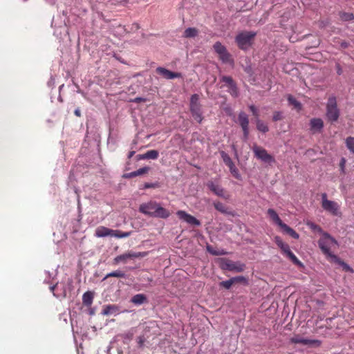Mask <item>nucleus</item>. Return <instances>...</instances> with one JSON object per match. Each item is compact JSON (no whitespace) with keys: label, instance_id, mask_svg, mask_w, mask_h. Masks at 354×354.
I'll list each match as a JSON object with an SVG mask.
<instances>
[{"label":"nucleus","instance_id":"obj_45","mask_svg":"<svg viewBox=\"0 0 354 354\" xmlns=\"http://www.w3.org/2000/svg\"><path fill=\"white\" fill-rule=\"evenodd\" d=\"M283 113L281 111H274L273 113L272 120L274 122L283 120Z\"/></svg>","mask_w":354,"mask_h":354},{"label":"nucleus","instance_id":"obj_25","mask_svg":"<svg viewBox=\"0 0 354 354\" xmlns=\"http://www.w3.org/2000/svg\"><path fill=\"white\" fill-rule=\"evenodd\" d=\"M270 218L276 223L278 226H281L283 224L282 221L279 218V215L276 212V211L273 209H268L267 212Z\"/></svg>","mask_w":354,"mask_h":354},{"label":"nucleus","instance_id":"obj_11","mask_svg":"<svg viewBox=\"0 0 354 354\" xmlns=\"http://www.w3.org/2000/svg\"><path fill=\"white\" fill-rule=\"evenodd\" d=\"M221 158L224 162V163L229 167L230 171L232 174V175L236 179L240 180L241 179V175L239 172L238 169L236 167L235 165L234 164L233 161L232 160L231 158L229 156L227 153H226L225 151L221 152Z\"/></svg>","mask_w":354,"mask_h":354},{"label":"nucleus","instance_id":"obj_36","mask_svg":"<svg viewBox=\"0 0 354 354\" xmlns=\"http://www.w3.org/2000/svg\"><path fill=\"white\" fill-rule=\"evenodd\" d=\"M288 101L290 104L292 105L295 109L297 110H301V103L297 101L293 96L291 95H289L288 96Z\"/></svg>","mask_w":354,"mask_h":354},{"label":"nucleus","instance_id":"obj_19","mask_svg":"<svg viewBox=\"0 0 354 354\" xmlns=\"http://www.w3.org/2000/svg\"><path fill=\"white\" fill-rule=\"evenodd\" d=\"M190 111L194 120H196L198 123H201L203 119L201 110V105L191 106Z\"/></svg>","mask_w":354,"mask_h":354},{"label":"nucleus","instance_id":"obj_34","mask_svg":"<svg viewBox=\"0 0 354 354\" xmlns=\"http://www.w3.org/2000/svg\"><path fill=\"white\" fill-rule=\"evenodd\" d=\"M294 264L297 266H301L302 263L298 259V258L292 252V251L290 250L286 254H285Z\"/></svg>","mask_w":354,"mask_h":354},{"label":"nucleus","instance_id":"obj_42","mask_svg":"<svg viewBox=\"0 0 354 354\" xmlns=\"http://www.w3.org/2000/svg\"><path fill=\"white\" fill-rule=\"evenodd\" d=\"M233 284H234V282H233L232 279L231 278L229 280L223 281L220 282L219 286L221 287H223V288L228 290L232 287V286Z\"/></svg>","mask_w":354,"mask_h":354},{"label":"nucleus","instance_id":"obj_2","mask_svg":"<svg viewBox=\"0 0 354 354\" xmlns=\"http://www.w3.org/2000/svg\"><path fill=\"white\" fill-rule=\"evenodd\" d=\"M318 245L322 253L331 260L332 256L335 254L330 252V250L333 247L338 246V243L328 233L323 232L322 236L318 241Z\"/></svg>","mask_w":354,"mask_h":354},{"label":"nucleus","instance_id":"obj_28","mask_svg":"<svg viewBox=\"0 0 354 354\" xmlns=\"http://www.w3.org/2000/svg\"><path fill=\"white\" fill-rule=\"evenodd\" d=\"M214 206L217 211H218L223 214H230V215L232 214V213L231 212L228 211V207L222 203L221 202H219V201L214 202Z\"/></svg>","mask_w":354,"mask_h":354},{"label":"nucleus","instance_id":"obj_7","mask_svg":"<svg viewBox=\"0 0 354 354\" xmlns=\"http://www.w3.org/2000/svg\"><path fill=\"white\" fill-rule=\"evenodd\" d=\"M252 151L257 158L266 163L271 164L275 162L274 157L269 154L268 151L261 147L254 145L252 147Z\"/></svg>","mask_w":354,"mask_h":354},{"label":"nucleus","instance_id":"obj_55","mask_svg":"<svg viewBox=\"0 0 354 354\" xmlns=\"http://www.w3.org/2000/svg\"><path fill=\"white\" fill-rule=\"evenodd\" d=\"M145 100L142 97H137L135 99V102H144Z\"/></svg>","mask_w":354,"mask_h":354},{"label":"nucleus","instance_id":"obj_48","mask_svg":"<svg viewBox=\"0 0 354 354\" xmlns=\"http://www.w3.org/2000/svg\"><path fill=\"white\" fill-rule=\"evenodd\" d=\"M345 165H346V159L344 158H342L339 162V167L342 173H345Z\"/></svg>","mask_w":354,"mask_h":354},{"label":"nucleus","instance_id":"obj_24","mask_svg":"<svg viewBox=\"0 0 354 354\" xmlns=\"http://www.w3.org/2000/svg\"><path fill=\"white\" fill-rule=\"evenodd\" d=\"M280 227L284 233L288 234L292 238L295 239H298L299 238V234L286 223H283Z\"/></svg>","mask_w":354,"mask_h":354},{"label":"nucleus","instance_id":"obj_43","mask_svg":"<svg viewBox=\"0 0 354 354\" xmlns=\"http://www.w3.org/2000/svg\"><path fill=\"white\" fill-rule=\"evenodd\" d=\"M307 225L312 230L315 232H318L320 233H322V229L321 227H319L318 225L313 223V222H308Z\"/></svg>","mask_w":354,"mask_h":354},{"label":"nucleus","instance_id":"obj_8","mask_svg":"<svg viewBox=\"0 0 354 354\" xmlns=\"http://www.w3.org/2000/svg\"><path fill=\"white\" fill-rule=\"evenodd\" d=\"M290 342L294 344H302L304 346H315L318 347L321 345L322 342L318 339H310L307 338H304L300 335H295L292 337L290 338Z\"/></svg>","mask_w":354,"mask_h":354},{"label":"nucleus","instance_id":"obj_6","mask_svg":"<svg viewBox=\"0 0 354 354\" xmlns=\"http://www.w3.org/2000/svg\"><path fill=\"white\" fill-rule=\"evenodd\" d=\"M322 207L333 216L339 214V205L335 201L328 200L326 193L322 194Z\"/></svg>","mask_w":354,"mask_h":354},{"label":"nucleus","instance_id":"obj_50","mask_svg":"<svg viewBox=\"0 0 354 354\" xmlns=\"http://www.w3.org/2000/svg\"><path fill=\"white\" fill-rule=\"evenodd\" d=\"M136 159L137 160H146V155L145 153H143V154H138L137 156H136Z\"/></svg>","mask_w":354,"mask_h":354},{"label":"nucleus","instance_id":"obj_17","mask_svg":"<svg viewBox=\"0 0 354 354\" xmlns=\"http://www.w3.org/2000/svg\"><path fill=\"white\" fill-rule=\"evenodd\" d=\"M120 308L115 304H108L103 306L102 314L103 315H118L120 313Z\"/></svg>","mask_w":354,"mask_h":354},{"label":"nucleus","instance_id":"obj_16","mask_svg":"<svg viewBox=\"0 0 354 354\" xmlns=\"http://www.w3.org/2000/svg\"><path fill=\"white\" fill-rule=\"evenodd\" d=\"M206 185L209 189V190H211L216 196L220 197H225V190L220 185L215 184L212 180H209Z\"/></svg>","mask_w":354,"mask_h":354},{"label":"nucleus","instance_id":"obj_9","mask_svg":"<svg viewBox=\"0 0 354 354\" xmlns=\"http://www.w3.org/2000/svg\"><path fill=\"white\" fill-rule=\"evenodd\" d=\"M213 48L215 52L218 55L219 59L223 63H233L231 55L227 52L226 48L219 41H216Z\"/></svg>","mask_w":354,"mask_h":354},{"label":"nucleus","instance_id":"obj_10","mask_svg":"<svg viewBox=\"0 0 354 354\" xmlns=\"http://www.w3.org/2000/svg\"><path fill=\"white\" fill-rule=\"evenodd\" d=\"M221 268L223 270L240 272L244 270L245 265L235 263L227 259H222L221 260Z\"/></svg>","mask_w":354,"mask_h":354},{"label":"nucleus","instance_id":"obj_38","mask_svg":"<svg viewBox=\"0 0 354 354\" xmlns=\"http://www.w3.org/2000/svg\"><path fill=\"white\" fill-rule=\"evenodd\" d=\"M339 17L342 21H347L353 20L354 19V15L353 13L341 12H339Z\"/></svg>","mask_w":354,"mask_h":354},{"label":"nucleus","instance_id":"obj_37","mask_svg":"<svg viewBox=\"0 0 354 354\" xmlns=\"http://www.w3.org/2000/svg\"><path fill=\"white\" fill-rule=\"evenodd\" d=\"M147 159L156 160L158 158L159 153L157 150H149L145 153Z\"/></svg>","mask_w":354,"mask_h":354},{"label":"nucleus","instance_id":"obj_18","mask_svg":"<svg viewBox=\"0 0 354 354\" xmlns=\"http://www.w3.org/2000/svg\"><path fill=\"white\" fill-rule=\"evenodd\" d=\"M310 130L315 132H319L324 127V122L321 118H313L310 121Z\"/></svg>","mask_w":354,"mask_h":354},{"label":"nucleus","instance_id":"obj_5","mask_svg":"<svg viewBox=\"0 0 354 354\" xmlns=\"http://www.w3.org/2000/svg\"><path fill=\"white\" fill-rule=\"evenodd\" d=\"M255 36L256 32L245 31L238 34L235 41L239 48L246 50L252 45Z\"/></svg>","mask_w":354,"mask_h":354},{"label":"nucleus","instance_id":"obj_54","mask_svg":"<svg viewBox=\"0 0 354 354\" xmlns=\"http://www.w3.org/2000/svg\"><path fill=\"white\" fill-rule=\"evenodd\" d=\"M134 154H135V151H129V153L128 154V158L129 159L131 158Z\"/></svg>","mask_w":354,"mask_h":354},{"label":"nucleus","instance_id":"obj_44","mask_svg":"<svg viewBox=\"0 0 354 354\" xmlns=\"http://www.w3.org/2000/svg\"><path fill=\"white\" fill-rule=\"evenodd\" d=\"M198 100H199V96L198 94L192 95L191 97V99H190V106L200 105Z\"/></svg>","mask_w":354,"mask_h":354},{"label":"nucleus","instance_id":"obj_33","mask_svg":"<svg viewBox=\"0 0 354 354\" xmlns=\"http://www.w3.org/2000/svg\"><path fill=\"white\" fill-rule=\"evenodd\" d=\"M198 33V30L195 28H188L184 31L183 36L186 38L195 37Z\"/></svg>","mask_w":354,"mask_h":354},{"label":"nucleus","instance_id":"obj_52","mask_svg":"<svg viewBox=\"0 0 354 354\" xmlns=\"http://www.w3.org/2000/svg\"><path fill=\"white\" fill-rule=\"evenodd\" d=\"M337 73L338 75H341L342 73V69L339 64H337Z\"/></svg>","mask_w":354,"mask_h":354},{"label":"nucleus","instance_id":"obj_22","mask_svg":"<svg viewBox=\"0 0 354 354\" xmlns=\"http://www.w3.org/2000/svg\"><path fill=\"white\" fill-rule=\"evenodd\" d=\"M150 169V167H144L142 168L138 169L136 171L126 174L124 175V177L126 178H133L138 176H140L145 174H147Z\"/></svg>","mask_w":354,"mask_h":354},{"label":"nucleus","instance_id":"obj_53","mask_svg":"<svg viewBox=\"0 0 354 354\" xmlns=\"http://www.w3.org/2000/svg\"><path fill=\"white\" fill-rule=\"evenodd\" d=\"M74 114L77 116V117H80L81 116V111L80 110L79 108L76 109L74 111Z\"/></svg>","mask_w":354,"mask_h":354},{"label":"nucleus","instance_id":"obj_15","mask_svg":"<svg viewBox=\"0 0 354 354\" xmlns=\"http://www.w3.org/2000/svg\"><path fill=\"white\" fill-rule=\"evenodd\" d=\"M156 73L167 80L181 77V73H175L169 71L163 67H158L156 70Z\"/></svg>","mask_w":354,"mask_h":354},{"label":"nucleus","instance_id":"obj_3","mask_svg":"<svg viewBox=\"0 0 354 354\" xmlns=\"http://www.w3.org/2000/svg\"><path fill=\"white\" fill-rule=\"evenodd\" d=\"M147 252H133V251H127L123 254L116 256L113 259L112 264L113 266H117L120 263H127L129 261L133 260L137 258H142L147 255Z\"/></svg>","mask_w":354,"mask_h":354},{"label":"nucleus","instance_id":"obj_13","mask_svg":"<svg viewBox=\"0 0 354 354\" xmlns=\"http://www.w3.org/2000/svg\"><path fill=\"white\" fill-rule=\"evenodd\" d=\"M238 122L242 128L244 138L248 139L249 135V119L248 115L241 111L238 115Z\"/></svg>","mask_w":354,"mask_h":354},{"label":"nucleus","instance_id":"obj_27","mask_svg":"<svg viewBox=\"0 0 354 354\" xmlns=\"http://www.w3.org/2000/svg\"><path fill=\"white\" fill-rule=\"evenodd\" d=\"M94 295L92 292L87 291L82 296V302L84 306H90L93 300Z\"/></svg>","mask_w":354,"mask_h":354},{"label":"nucleus","instance_id":"obj_1","mask_svg":"<svg viewBox=\"0 0 354 354\" xmlns=\"http://www.w3.org/2000/svg\"><path fill=\"white\" fill-rule=\"evenodd\" d=\"M139 211L145 215L162 218H167L170 215V213L167 209L161 207L160 204L153 201L141 204L139 207Z\"/></svg>","mask_w":354,"mask_h":354},{"label":"nucleus","instance_id":"obj_46","mask_svg":"<svg viewBox=\"0 0 354 354\" xmlns=\"http://www.w3.org/2000/svg\"><path fill=\"white\" fill-rule=\"evenodd\" d=\"M159 187H160V184L158 182L153 183H146L144 184L143 188L144 189L158 188Z\"/></svg>","mask_w":354,"mask_h":354},{"label":"nucleus","instance_id":"obj_40","mask_svg":"<svg viewBox=\"0 0 354 354\" xmlns=\"http://www.w3.org/2000/svg\"><path fill=\"white\" fill-rule=\"evenodd\" d=\"M346 145L347 148L354 153V137H348L346 139Z\"/></svg>","mask_w":354,"mask_h":354},{"label":"nucleus","instance_id":"obj_47","mask_svg":"<svg viewBox=\"0 0 354 354\" xmlns=\"http://www.w3.org/2000/svg\"><path fill=\"white\" fill-rule=\"evenodd\" d=\"M250 110L252 111L254 116H255L257 118L259 117V112L257 109L254 105H250L249 106Z\"/></svg>","mask_w":354,"mask_h":354},{"label":"nucleus","instance_id":"obj_39","mask_svg":"<svg viewBox=\"0 0 354 354\" xmlns=\"http://www.w3.org/2000/svg\"><path fill=\"white\" fill-rule=\"evenodd\" d=\"M207 250L212 254L213 255H216V256H218V255H224V254H226L227 252H225L223 250H214L212 246L210 245H207Z\"/></svg>","mask_w":354,"mask_h":354},{"label":"nucleus","instance_id":"obj_49","mask_svg":"<svg viewBox=\"0 0 354 354\" xmlns=\"http://www.w3.org/2000/svg\"><path fill=\"white\" fill-rule=\"evenodd\" d=\"M145 342V339L143 336H139L138 337V344L139 347H142L144 345V343Z\"/></svg>","mask_w":354,"mask_h":354},{"label":"nucleus","instance_id":"obj_30","mask_svg":"<svg viewBox=\"0 0 354 354\" xmlns=\"http://www.w3.org/2000/svg\"><path fill=\"white\" fill-rule=\"evenodd\" d=\"M131 234V232H122L120 230H112L111 236H114L118 239L127 238Z\"/></svg>","mask_w":354,"mask_h":354},{"label":"nucleus","instance_id":"obj_26","mask_svg":"<svg viewBox=\"0 0 354 354\" xmlns=\"http://www.w3.org/2000/svg\"><path fill=\"white\" fill-rule=\"evenodd\" d=\"M275 243L281 250L283 254H286L290 249L288 244L284 243L279 236L274 238Z\"/></svg>","mask_w":354,"mask_h":354},{"label":"nucleus","instance_id":"obj_20","mask_svg":"<svg viewBox=\"0 0 354 354\" xmlns=\"http://www.w3.org/2000/svg\"><path fill=\"white\" fill-rule=\"evenodd\" d=\"M333 262L341 266L343 270L346 272H349L351 273H353L354 270L352 268H351L347 263H346L344 261L340 259L337 255H333L332 259L330 260Z\"/></svg>","mask_w":354,"mask_h":354},{"label":"nucleus","instance_id":"obj_31","mask_svg":"<svg viewBox=\"0 0 354 354\" xmlns=\"http://www.w3.org/2000/svg\"><path fill=\"white\" fill-rule=\"evenodd\" d=\"M59 288V284L56 283L55 285H53L50 287V291L53 292V295L57 298L64 297H65L66 296V290H64L62 292H58L57 290Z\"/></svg>","mask_w":354,"mask_h":354},{"label":"nucleus","instance_id":"obj_4","mask_svg":"<svg viewBox=\"0 0 354 354\" xmlns=\"http://www.w3.org/2000/svg\"><path fill=\"white\" fill-rule=\"evenodd\" d=\"M326 115L331 122H336L339 117V110L337 108V100L335 96H330L328 99Z\"/></svg>","mask_w":354,"mask_h":354},{"label":"nucleus","instance_id":"obj_14","mask_svg":"<svg viewBox=\"0 0 354 354\" xmlns=\"http://www.w3.org/2000/svg\"><path fill=\"white\" fill-rule=\"evenodd\" d=\"M176 214L180 219L185 221L189 224L196 226H199L201 225V222L197 218L187 214L185 211L179 210L177 212Z\"/></svg>","mask_w":354,"mask_h":354},{"label":"nucleus","instance_id":"obj_35","mask_svg":"<svg viewBox=\"0 0 354 354\" xmlns=\"http://www.w3.org/2000/svg\"><path fill=\"white\" fill-rule=\"evenodd\" d=\"M256 123H257V129L259 131L263 132V133H266L268 131V130H269L268 127L263 121H261V120L257 118Z\"/></svg>","mask_w":354,"mask_h":354},{"label":"nucleus","instance_id":"obj_29","mask_svg":"<svg viewBox=\"0 0 354 354\" xmlns=\"http://www.w3.org/2000/svg\"><path fill=\"white\" fill-rule=\"evenodd\" d=\"M131 301L136 305H140L145 302H147V297L143 294H137L131 298Z\"/></svg>","mask_w":354,"mask_h":354},{"label":"nucleus","instance_id":"obj_23","mask_svg":"<svg viewBox=\"0 0 354 354\" xmlns=\"http://www.w3.org/2000/svg\"><path fill=\"white\" fill-rule=\"evenodd\" d=\"M280 227L284 233L288 234L292 238L295 239H298L299 238V234L286 223H283Z\"/></svg>","mask_w":354,"mask_h":354},{"label":"nucleus","instance_id":"obj_21","mask_svg":"<svg viewBox=\"0 0 354 354\" xmlns=\"http://www.w3.org/2000/svg\"><path fill=\"white\" fill-rule=\"evenodd\" d=\"M112 230L104 226H100L95 230V236L97 237H104L111 236Z\"/></svg>","mask_w":354,"mask_h":354},{"label":"nucleus","instance_id":"obj_51","mask_svg":"<svg viewBox=\"0 0 354 354\" xmlns=\"http://www.w3.org/2000/svg\"><path fill=\"white\" fill-rule=\"evenodd\" d=\"M349 46V44L346 41H342L341 44H340V46L342 48H348Z\"/></svg>","mask_w":354,"mask_h":354},{"label":"nucleus","instance_id":"obj_12","mask_svg":"<svg viewBox=\"0 0 354 354\" xmlns=\"http://www.w3.org/2000/svg\"><path fill=\"white\" fill-rule=\"evenodd\" d=\"M221 81L225 83V86L227 87V91L234 97L239 95V91L236 82L230 76H223Z\"/></svg>","mask_w":354,"mask_h":354},{"label":"nucleus","instance_id":"obj_32","mask_svg":"<svg viewBox=\"0 0 354 354\" xmlns=\"http://www.w3.org/2000/svg\"><path fill=\"white\" fill-rule=\"evenodd\" d=\"M126 274L123 271L117 270L113 272L108 273L104 278V279H106L109 277H117V278H125Z\"/></svg>","mask_w":354,"mask_h":354},{"label":"nucleus","instance_id":"obj_41","mask_svg":"<svg viewBox=\"0 0 354 354\" xmlns=\"http://www.w3.org/2000/svg\"><path fill=\"white\" fill-rule=\"evenodd\" d=\"M234 282V284L235 283H243V284H248V279L243 276H238L232 278Z\"/></svg>","mask_w":354,"mask_h":354}]
</instances>
